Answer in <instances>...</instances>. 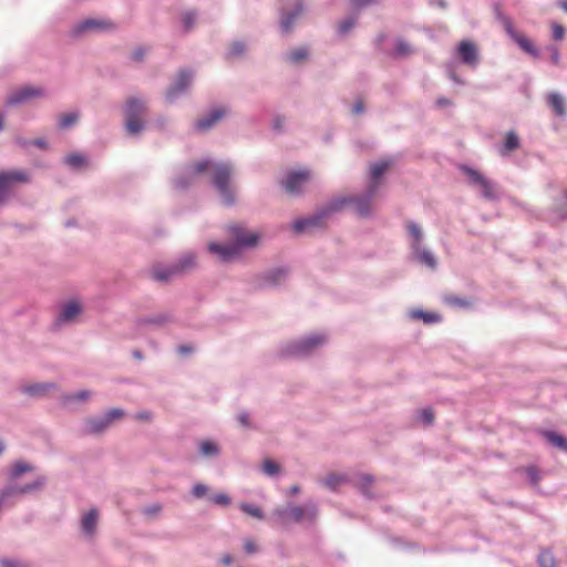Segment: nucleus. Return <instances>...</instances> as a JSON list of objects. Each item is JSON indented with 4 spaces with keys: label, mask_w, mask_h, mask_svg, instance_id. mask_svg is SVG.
<instances>
[{
    "label": "nucleus",
    "mask_w": 567,
    "mask_h": 567,
    "mask_svg": "<svg viewBox=\"0 0 567 567\" xmlns=\"http://www.w3.org/2000/svg\"><path fill=\"white\" fill-rule=\"evenodd\" d=\"M377 185H369L362 196H346L331 200L326 207L307 218L297 219L292 224L296 233H302L322 227L323 221L332 214L341 210L346 205H352L354 213L360 217H369L372 213V199L377 195Z\"/></svg>",
    "instance_id": "nucleus-1"
},
{
    "label": "nucleus",
    "mask_w": 567,
    "mask_h": 567,
    "mask_svg": "<svg viewBox=\"0 0 567 567\" xmlns=\"http://www.w3.org/2000/svg\"><path fill=\"white\" fill-rule=\"evenodd\" d=\"M212 169V183L218 190L223 203L227 206L235 204V193L230 186L231 166L227 163H213L209 159H204L190 166L188 172L175 179V187L178 189L187 188L194 181L195 176Z\"/></svg>",
    "instance_id": "nucleus-2"
},
{
    "label": "nucleus",
    "mask_w": 567,
    "mask_h": 567,
    "mask_svg": "<svg viewBox=\"0 0 567 567\" xmlns=\"http://www.w3.org/2000/svg\"><path fill=\"white\" fill-rule=\"evenodd\" d=\"M319 514L318 505L309 501L303 506L290 503L286 507H277L271 513L274 523L281 527L291 524L309 523L315 524Z\"/></svg>",
    "instance_id": "nucleus-3"
},
{
    "label": "nucleus",
    "mask_w": 567,
    "mask_h": 567,
    "mask_svg": "<svg viewBox=\"0 0 567 567\" xmlns=\"http://www.w3.org/2000/svg\"><path fill=\"white\" fill-rule=\"evenodd\" d=\"M147 104L141 97L130 96L124 105L125 130L131 135H137L145 128L144 117L147 114Z\"/></svg>",
    "instance_id": "nucleus-4"
},
{
    "label": "nucleus",
    "mask_w": 567,
    "mask_h": 567,
    "mask_svg": "<svg viewBox=\"0 0 567 567\" xmlns=\"http://www.w3.org/2000/svg\"><path fill=\"white\" fill-rule=\"evenodd\" d=\"M30 182V176L25 171H0V205L9 200L13 194L14 186L18 184H27Z\"/></svg>",
    "instance_id": "nucleus-5"
},
{
    "label": "nucleus",
    "mask_w": 567,
    "mask_h": 567,
    "mask_svg": "<svg viewBox=\"0 0 567 567\" xmlns=\"http://www.w3.org/2000/svg\"><path fill=\"white\" fill-rule=\"evenodd\" d=\"M124 414V410L115 408L109 410L102 416L90 417L84 423L83 433L86 435H100L104 433L114 421L121 420Z\"/></svg>",
    "instance_id": "nucleus-6"
},
{
    "label": "nucleus",
    "mask_w": 567,
    "mask_h": 567,
    "mask_svg": "<svg viewBox=\"0 0 567 567\" xmlns=\"http://www.w3.org/2000/svg\"><path fill=\"white\" fill-rule=\"evenodd\" d=\"M326 342L327 337L323 334L309 336L300 341L288 344L285 349V354L291 357H307L312 354L316 349Z\"/></svg>",
    "instance_id": "nucleus-7"
},
{
    "label": "nucleus",
    "mask_w": 567,
    "mask_h": 567,
    "mask_svg": "<svg viewBox=\"0 0 567 567\" xmlns=\"http://www.w3.org/2000/svg\"><path fill=\"white\" fill-rule=\"evenodd\" d=\"M461 169L467 177L468 184L476 187L484 198L488 200L497 198L495 184L487 179L481 172L468 166H463Z\"/></svg>",
    "instance_id": "nucleus-8"
},
{
    "label": "nucleus",
    "mask_w": 567,
    "mask_h": 567,
    "mask_svg": "<svg viewBox=\"0 0 567 567\" xmlns=\"http://www.w3.org/2000/svg\"><path fill=\"white\" fill-rule=\"evenodd\" d=\"M461 169L467 177L468 184L476 187L484 198L488 200L497 198L495 184L487 179L481 172L468 166H463Z\"/></svg>",
    "instance_id": "nucleus-9"
},
{
    "label": "nucleus",
    "mask_w": 567,
    "mask_h": 567,
    "mask_svg": "<svg viewBox=\"0 0 567 567\" xmlns=\"http://www.w3.org/2000/svg\"><path fill=\"white\" fill-rule=\"evenodd\" d=\"M497 19L502 23V25L505 29V31L507 32V34L519 45V48L524 52H526L535 58H537L539 55L538 50L536 49V47L534 45L532 40H529L523 33L516 31L513 25L512 20L507 16H505L501 11H497Z\"/></svg>",
    "instance_id": "nucleus-10"
},
{
    "label": "nucleus",
    "mask_w": 567,
    "mask_h": 567,
    "mask_svg": "<svg viewBox=\"0 0 567 567\" xmlns=\"http://www.w3.org/2000/svg\"><path fill=\"white\" fill-rule=\"evenodd\" d=\"M45 96V90L41 86H22L13 90L7 97V106L24 104L33 99Z\"/></svg>",
    "instance_id": "nucleus-11"
},
{
    "label": "nucleus",
    "mask_w": 567,
    "mask_h": 567,
    "mask_svg": "<svg viewBox=\"0 0 567 567\" xmlns=\"http://www.w3.org/2000/svg\"><path fill=\"white\" fill-rule=\"evenodd\" d=\"M194 79V73L190 70H181L174 83L166 91V100L174 103L181 94L187 91Z\"/></svg>",
    "instance_id": "nucleus-12"
},
{
    "label": "nucleus",
    "mask_w": 567,
    "mask_h": 567,
    "mask_svg": "<svg viewBox=\"0 0 567 567\" xmlns=\"http://www.w3.org/2000/svg\"><path fill=\"white\" fill-rule=\"evenodd\" d=\"M230 236L234 238V245L239 250L243 248H252L258 244L259 235L257 233H249L243 225L234 224L228 227Z\"/></svg>",
    "instance_id": "nucleus-13"
},
{
    "label": "nucleus",
    "mask_w": 567,
    "mask_h": 567,
    "mask_svg": "<svg viewBox=\"0 0 567 567\" xmlns=\"http://www.w3.org/2000/svg\"><path fill=\"white\" fill-rule=\"evenodd\" d=\"M310 181L309 171H293L288 173L286 179L282 182V186L287 193L291 195H298L302 192L303 187Z\"/></svg>",
    "instance_id": "nucleus-14"
},
{
    "label": "nucleus",
    "mask_w": 567,
    "mask_h": 567,
    "mask_svg": "<svg viewBox=\"0 0 567 567\" xmlns=\"http://www.w3.org/2000/svg\"><path fill=\"white\" fill-rule=\"evenodd\" d=\"M115 24L110 20L86 19L79 22L72 30V35L80 37L90 30H114Z\"/></svg>",
    "instance_id": "nucleus-15"
},
{
    "label": "nucleus",
    "mask_w": 567,
    "mask_h": 567,
    "mask_svg": "<svg viewBox=\"0 0 567 567\" xmlns=\"http://www.w3.org/2000/svg\"><path fill=\"white\" fill-rule=\"evenodd\" d=\"M457 56L464 64L475 66L478 62V49L472 41L463 40L458 44Z\"/></svg>",
    "instance_id": "nucleus-16"
},
{
    "label": "nucleus",
    "mask_w": 567,
    "mask_h": 567,
    "mask_svg": "<svg viewBox=\"0 0 567 567\" xmlns=\"http://www.w3.org/2000/svg\"><path fill=\"white\" fill-rule=\"evenodd\" d=\"M44 484L43 478H38L33 483L25 484L23 486H8L0 492V507L3 505L7 498L16 495H22L31 493Z\"/></svg>",
    "instance_id": "nucleus-17"
},
{
    "label": "nucleus",
    "mask_w": 567,
    "mask_h": 567,
    "mask_svg": "<svg viewBox=\"0 0 567 567\" xmlns=\"http://www.w3.org/2000/svg\"><path fill=\"white\" fill-rule=\"evenodd\" d=\"M409 235L411 237V246L413 249V258L417 260L421 264L425 262V250H422L420 248V243L422 239V230L420 226H417L415 223H409L406 225Z\"/></svg>",
    "instance_id": "nucleus-18"
},
{
    "label": "nucleus",
    "mask_w": 567,
    "mask_h": 567,
    "mask_svg": "<svg viewBox=\"0 0 567 567\" xmlns=\"http://www.w3.org/2000/svg\"><path fill=\"white\" fill-rule=\"evenodd\" d=\"M151 278L158 282H169L178 277L174 262L171 265L156 264L150 270Z\"/></svg>",
    "instance_id": "nucleus-19"
},
{
    "label": "nucleus",
    "mask_w": 567,
    "mask_h": 567,
    "mask_svg": "<svg viewBox=\"0 0 567 567\" xmlns=\"http://www.w3.org/2000/svg\"><path fill=\"white\" fill-rule=\"evenodd\" d=\"M288 276V270L286 268H276L262 274L258 280L259 287H272L278 286L286 280Z\"/></svg>",
    "instance_id": "nucleus-20"
},
{
    "label": "nucleus",
    "mask_w": 567,
    "mask_h": 567,
    "mask_svg": "<svg viewBox=\"0 0 567 567\" xmlns=\"http://www.w3.org/2000/svg\"><path fill=\"white\" fill-rule=\"evenodd\" d=\"M208 249L212 254L218 256L219 260L224 262L231 261L236 259L240 255V250L234 244L231 245H219V244H209Z\"/></svg>",
    "instance_id": "nucleus-21"
},
{
    "label": "nucleus",
    "mask_w": 567,
    "mask_h": 567,
    "mask_svg": "<svg viewBox=\"0 0 567 567\" xmlns=\"http://www.w3.org/2000/svg\"><path fill=\"white\" fill-rule=\"evenodd\" d=\"M81 312L82 305L79 301H69L61 307L56 321L60 324L74 322Z\"/></svg>",
    "instance_id": "nucleus-22"
},
{
    "label": "nucleus",
    "mask_w": 567,
    "mask_h": 567,
    "mask_svg": "<svg viewBox=\"0 0 567 567\" xmlns=\"http://www.w3.org/2000/svg\"><path fill=\"white\" fill-rule=\"evenodd\" d=\"M303 12V4L300 0H297L292 11L290 12H282L281 14V21H280V29L284 33H289L295 24V21L301 16Z\"/></svg>",
    "instance_id": "nucleus-23"
},
{
    "label": "nucleus",
    "mask_w": 567,
    "mask_h": 567,
    "mask_svg": "<svg viewBox=\"0 0 567 567\" xmlns=\"http://www.w3.org/2000/svg\"><path fill=\"white\" fill-rule=\"evenodd\" d=\"M225 115L224 109H215L207 115L198 118L195 122V128L198 132L209 131L223 116Z\"/></svg>",
    "instance_id": "nucleus-24"
},
{
    "label": "nucleus",
    "mask_w": 567,
    "mask_h": 567,
    "mask_svg": "<svg viewBox=\"0 0 567 567\" xmlns=\"http://www.w3.org/2000/svg\"><path fill=\"white\" fill-rule=\"evenodd\" d=\"M175 269L177 271L178 277L185 276L196 269L197 267V258L194 252H186L182 255L175 262Z\"/></svg>",
    "instance_id": "nucleus-25"
},
{
    "label": "nucleus",
    "mask_w": 567,
    "mask_h": 567,
    "mask_svg": "<svg viewBox=\"0 0 567 567\" xmlns=\"http://www.w3.org/2000/svg\"><path fill=\"white\" fill-rule=\"evenodd\" d=\"M99 512L96 508H91L81 519V529L85 536L92 538L95 534L97 525Z\"/></svg>",
    "instance_id": "nucleus-26"
},
{
    "label": "nucleus",
    "mask_w": 567,
    "mask_h": 567,
    "mask_svg": "<svg viewBox=\"0 0 567 567\" xmlns=\"http://www.w3.org/2000/svg\"><path fill=\"white\" fill-rule=\"evenodd\" d=\"M55 388H56L55 383H51V382L35 383V384L22 386L21 391L29 396L42 398L48 393V391L55 389Z\"/></svg>",
    "instance_id": "nucleus-27"
},
{
    "label": "nucleus",
    "mask_w": 567,
    "mask_h": 567,
    "mask_svg": "<svg viewBox=\"0 0 567 567\" xmlns=\"http://www.w3.org/2000/svg\"><path fill=\"white\" fill-rule=\"evenodd\" d=\"M391 166L390 161H380L371 165L370 167V184L369 185H377V190L380 186V177L388 171V168Z\"/></svg>",
    "instance_id": "nucleus-28"
},
{
    "label": "nucleus",
    "mask_w": 567,
    "mask_h": 567,
    "mask_svg": "<svg viewBox=\"0 0 567 567\" xmlns=\"http://www.w3.org/2000/svg\"><path fill=\"white\" fill-rule=\"evenodd\" d=\"M173 321V317L169 313H157L154 316L138 319V326H155L163 327Z\"/></svg>",
    "instance_id": "nucleus-29"
},
{
    "label": "nucleus",
    "mask_w": 567,
    "mask_h": 567,
    "mask_svg": "<svg viewBox=\"0 0 567 567\" xmlns=\"http://www.w3.org/2000/svg\"><path fill=\"white\" fill-rule=\"evenodd\" d=\"M520 141L517 134L513 131L508 132L505 136L504 144L501 148V155L507 156L511 152L519 148Z\"/></svg>",
    "instance_id": "nucleus-30"
},
{
    "label": "nucleus",
    "mask_w": 567,
    "mask_h": 567,
    "mask_svg": "<svg viewBox=\"0 0 567 567\" xmlns=\"http://www.w3.org/2000/svg\"><path fill=\"white\" fill-rule=\"evenodd\" d=\"M544 436L550 444L567 452V437L551 431L545 432Z\"/></svg>",
    "instance_id": "nucleus-31"
},
{
    "label": "nucleus",
    "mask_w": 567,
    "mask_h": 567,
    "mask_svg": "<svg viewBox=\"0 0 567 567\" xmlns=\"http://www.w3.org/2000/svg\"><path fill=\"white\" fill-rule=\"evenodd\" d=\"M548 103L557 115H565L566 107L564 99L557 93H550L548 96Z\"/></svg>",
    "instance_id": "nucleus-32"
},
{
    "label": "nucleus",
    "mask_w": 567,
    "mask_h": 567,
    "mask_svg": "<svg viewBox=\"0 0 567 567\" xmlns=\"http://www.w3.org/2000/svg\"><path fill=\"white\" fill-rule=\"evenodd\" d=\"M348 480H347V476L346 475H342V474H336V473H332V474H329L324 481H323V484L326 487H328L329 489L331 491H337L338 487L346 483Z\"/></svg>",
    "instance_id": "nucleus-33"
},
{
    "label": "nucleus",
    "mask_w": 567,
    "mask_h": 567,
    "mask_svg": "<svg viewBox=\"0 0 567 567\" xmlns=\"http://www.w3.org/2000/svg\"><path fill=\"white\" fill-rule=\"evenodd\" d=\"M411 53H413V48L408 42L401 39L396 40L393 52L394 56L405 58Z\"/></svg>",
    "instance_id": "nucleus-34"
},
{
    "label": "nucleus",
    "mask_w": 567,
    "mask_h": 567,
    "mask_svg": "<svg viewBox=\"0 0 567 567\" xmlns=\"http://www.w3.org/2000/svg\"><path fill=\"white\" fill-rule=\"evenodd\" d=\"M357 20H358V17L352 16V17H349V18L344 19L343 21H341L337 29L338 34L341 37L347 35L355 27Z\"/></svg>",
    "instance_id": "nucleus-35"
},
{
    "label": "nucleus",
    "mask_w": 567,
    "mask_h": 567,
    "mask_svg": "<svg viewBox=\"0 0 567 567\" xmlns=\"http://www.w3.org/2000/svg\"><path fill=\"white\" fill-rule=\"evenodd\" d=\"M65 163L74 168V169H79L83 166H85L86 164V158L85 156H83L82 154H79V153H72V154H69L66 157H65Z\"/></svg>",
    "instance_id": "nucleus-36"
},
{
    "label": "nucleus",
    "mask_w": 567,
    "mask_h": 567,
    "mask_svg": "<svg viewBox=\"0 0 567 567\" xmlns=\"http://www.w3.org/2000/svg\"><path fill=\"white\" fill-rule=\"evenodd\" d=\"M538 564L540 567H555L556 566V558L551 550L545 549L542 550L538 556Z\"/></svg>",
    "instance_id": "nucleus-37"
},
{
    "label": "nucleus",
    "mask_w": 567,
    "mask_h": 567,
    "mask_svg": "<svg viewBox=\"0 0 567 567\" xmlns=\"http://www.w3.org/2000/svg\"><path fill=\"white\" fill-rule=\"evenodd\" d=\"M200 454L204 456H216L219 453V447L212 441H203L199 444Z\"/></svg>",
    "instance_id": "nucleus-38"
},
{
    "label": "nucleus",
    "mask_w": 567,
    "mask_h": 567,
    "mask_svg": "<svg viewBox=\"0 0 567 567\" xmlns=\"http://www.w3.org/2000/svg\"><path fill=\"white\" fill-rule=\"evenodd\" d=\"M239 508L244 513H246L247 515H249L251 517H255L257 519H262L265 517L264 512L261 511V508L256 506V505H254V504L241 503L239 505Z\"/></svg>",
    "instance_id": "nucleus-39"
},
{
    "label": "nucleus",
    "mask_w": 567,
    "mask_h": 567,
    "mask_svg": "<svg viewBox=\"0 0 567 567\" xmlns=\"http://www.w3.org/2000/svg\"><path fill=\"white\" fill-rule=\"evenodd\" d=\"M444 302L453 308H467L471 306V301L465 298H460L455 296H445Z\"/></svg>",
    "instance_id": "nucleus-40"
},
{
    "label": "nucleus",
    "mask_w": 567,
    "mask_h": 567,
    "mask_svg": "<svg viewBox=\"0 0 567 567\" xmlns=\"http://www.w3.org/2000/svg\"><path fill=\"white\" fill-rule=\"evenodd\" d=\"M373 482H374V478L372 475L362 474L359 476V488L368 497H371V494L369 493V488L371 487Z\"/></svg>",
    "instance_id": "nucleus-41"
},
{
    "label": "nucleus",
    "mask_w": 567,
    "mask_h": 567,
    "mask_svg": "<svg viewBox=\"0 0 567 567\" xmlns=\"http://www.w3.org/2000/svg\"><path fill=\"white\" fill-rule=\"evenodd\" d=\"M79 120V114L76 112L65 113L61 115L59 121L60 128L71 127Z\"/></svg>",
    "instance_id": "nucleus-42"
},
{
    "label": "nucleus",
    "mask_w": 567,
    "mask_h": 567,
    "mask_svg": "<svg viewBox=\"0 0 567 567\" xmlns=\"http://www.w3.org/2000/svg\"><path fill=\"white\" fill-rule=\"evenodd\" d=\"M197 14L195 11H187L182 14V23L185 32H189L195 25Z\"/></svg>",
    "instance_id": "nucleus-43"
},
{
    "label": "nucleus",
    "mask_w": 567,
    "mask_h": 567,
    "mask_svg": "<svg viewBox=\"0 0 567 567\" xmlns=\"http://www.w3.org/2000/svg\"><path fill=\"white\" fill-rule=\"evenodd\" d=\"M32 471V467L31 465L24 463V462H17L11 472H10V478L11 480H16L18 478L20 475L27 473V472H30Z\"/></svg>",
    "instance_id": "nucleus-44"
},
{
    "label": "nucleus",
    "mask_w": 567,
    "mask_h": 567,
    "mask_svg": "<svg viewBox=\"0 0 567 567\" xmlns=\"http://www.w3.org/2000/svg\"><path fill=\"white\" fill-rule=\"evenodd\" d=\"M307 56H308V50L306 48H298V49L292 50L289 53L288 59H289V61H291L293 63H298V62L307 59Z\"/></svg>",
    "instance_id": "nucleus-45"
},
{
    "label": "nucleus",
    "mask_w": 567,
    "mask_h": 567,
    "mask_svg": "<svg viewBox=\"0 0 567 567\" xmlns=\"http://www.w3.org/2000/svg\"><path fill=\"white\" fill-rule=\"evenodd\" d=\"M245 51H246L245 43L240 42V41H236L231 44L228 55L231 58H237V56L243 55L245 53Z\"/></svg>",
    "instance_id": "nucleus-46"
},
{
    "label": "nucleus",
    "mask_w": 567,
    "mask_h": 567,
    "mask_svg": "<svg viewBox=\"0 0 567 567\" xmlns=\"http://www.w3.org/2000/svg\"><path fill=\"white\" fill-rule=\"evenodd\" d=\"M0 567H31L28 563L12 559V558H1Z\"/></svg>",
    "instance_id": "nucleus-47"
},
{
    "label": "nucleus",
    "mask_w": 567,
    "mask_h": 567,
    "mask_svg": "<svg viewBox=\"0 0 567 567\" xmlns=\"http://www.w3.org/2000/svg\"><path fill=\"white\" fill-rule=\"evenodd\" d=\"M565 34L566 30L561 24L557 22L551 23V35L554 40L561 41L565 38Z\"/></svg>",
    "instance_id": "nucleus-48"
},
{
    "label": "nucleus",
    "mask_w": 567,
    "mask_h": 567,
    "mask_svg": "<svg viewBox=\"0 0 567 567\" xmlns=\"http://www.w3.org/2000/svg\"><path fill=\"white\" fill-rule=\"evenodd\" d=\"M262 470L267 475L274 476L279 473V466L271 460H266L262 464Z\"/></svg>",
    "instance_id": "nucleus-49"
},
{
    "label": "nucleus",
    "mask_w": 567,
    "mask_h": 567,
    "mask_svg": "<svg viewBox=\"0 0 567 567\" xmlns=\"http://www.w3.org/2000/svg\"><path fill=\"white\" fill-rule=\"evenodd\" d=\"M91 395H92V393L89 390H81V391L76 392L75 394L66 396L65 401L66 402L72 401V400L87 401L91 398Z\"/></svg>",
    "instance_id": "nucleus-50"
},
{
    "label": "nucleus",
    "mask_w": 567,
    "mask_h": 567,
    "mask_svg": "<svg viewBox=\"0 0 567 567\" xmlns=\"http://www.w3.org/2000/svg\"><path fill=\"white\" fill-rule=\"evenodd\" d=\"M212 502L216 505L227 506L230 504V497L225 493H219L212 496Z\"/></svg>",
    "instance_id": "nucleus-51"
},
{
    "label": "nucleus",
    "mask_w": 567,
    "mask_h": 567,
    "mask_svg": "<svg viewBox=\"0 0 567 567\" xmlns=\"http://www.w3.org/2000/svg\"><path fill=\"white\" fill-rule=\"evenodd\" d=\"M208 487L202 483H197L193 486L192 494L196 498H200L206 495Z\"/></svg>",
    "instance_id": "nucleus-52"
},
{
    "label": "nucleus",
    "mask_w": 567,
    "mask_h": 567,
    "mask_svg": "<svg viewBox=\"0 0 567 567\" xmlns=\"http://www.w3.org/2000/svg\"><path fill=\"white\" fill-rule=\"evenodd\" d=\"M379 0H351L353 8L360 10L369 4L377 3Z\"/></svg>",
    "instance_id": "nucleus-53"
},
{
    "label": "nucleus",
    "mask_w": 567,
    "mask_h": 567,
    "mask_svg": "<svg viewBox=\"0 0 567 567\" xmlns=\"http://www.w3.org/2000/svg\"><path fill=\"white\" fill-rule=\"evenodd\" d=\"M244 549L247 554H254L258 551V546L252 539H246L244 543Z\"/></svg>",
    "instance_id": "nucleus-54"
},
{
    "label": "nucleus",
    "mask_w": 567,
    "mask_h": 567,
    "mask_svg": "<svg viewBox=\"0 0 567 567\" xmlns=\"http://www.w3.org/2000/svg\"><path fill=\"white\" fill-rule=\"evenodd\" d=\"M144 56H145V49L144 48H136L133 52H132V59L136 62H142L144 60Z\"/></svg>",
    "instance_id": "nucleus-55"
},
{
    "label": "nucleus",
    "mask_w": 567,
    "mask_h": 567,
    "mask_svg": "<svg viewBox=\"0 0 567 567\" xmlns=\"http://www.w3.org/2000/svg\"><path fill=\"white\" fill-rule=\"evenodd\" d=\"M161 511H162V506L159 504H154L152 506L144 508L143 512L145 515L154 516V515L158 514Z\"/></svg>",
    "instance_id": "nucleus-56"
},
{
    "label": "nucleus",
    "mask_w": 567,
    "mask_h": 567,
    "mask_svg": "<svg viewBox=\"0 0 567 567\" xmlns=\"http://www.w3.org/2000/svg\"><path fill=\"white\" fill-rule=\"evenodd\" d=\"M452 104H453V102L447 97H439L435 101V105L439 109H445V107L451 106Z\"/></svg>",
    "instance_id": "nucleus-57"
},
{
    "label": "nucleus",
    "mask_w": 567,
    "mask_h": 567,
    "mask_svg": "<svg viewBox=\"0 0 567 567\" xmlns=\"http://www.w3.org/2000/svg\"><path fill=\"white\" fill-rule=\"evenodd\" d=\"M238 422L240 423L241 426L249 427L250 426L249 414L247 412L239 413Z\"/></svg>",
    "instance_id": "nucleus-58"
},
{
    "label": "nucleus",
    "mask_w": 567,
    "mask_h": 567,
    "mask_svg": "<svg viewBox=\"0 0 567 567\" xmlns=\"http://www.w3.org/2000/svg\"><path fill=\"white\" fill-rule=\"evenodd\" d=\"M410 317L412 319H419V320H422L425 322V310H423V309L412 310L410 312Z\"/></svg>",
    "instance_id": "nucleus-59"
},
{
    "label": "nucleus",
    "mask_w": 567,
    "mask_h": 567,
    "mask_svg": "<svg viewBox=\"0 0 567 567\" xmlns=\"http://www.w3.org/2000/svg\"><path fill=\"white\" fill-rule=\"evenodd\" d=\"M177 351L182 355H187L194 351V348L189 344H182L177 348Z\"/></svg>",
    "instance_id": "nucleus-60"
},
{
    "label": "nucleus",
    "mask_w": 567,
    "mask_h": 567,
    "mask_svg": "<svg viewBox=\"0 0 567 567\" xmlns=\"http://www.w3.org/2000/svg\"><path fill=\"white\" fill-rule=\"evenodd\" d=\"M363 111H364L363 102L361 100H358L353 105L352 113L361 114V113H363Z\"/></svg>",
    "instance_id": "nucleus-61"
},
{
    "label": "nucleus",
    "mask_w": 567,
    "mask_h": 567,
    "mask_svg": "<svg viewBox=\"0 0 567 567\" xmlns=\"http://www.w3.org/2000/svg\"><path fill=\"white\" fill-rule=\"evenodd\" d=\"M135 417L141 421H150L152 419V414L147 411H142L138 412Z\"/></svg>",
    "instance_id": "nucleus-62"
},
{
    "label": "nucleus",
    "mask_w": 567,
    "mask_h": 567,
    "mask_svg": "<svg viewBox=\"0 0 567 567\" xmlns=\"http://www.w3.org/2000/svg\"><path fill=\"white\" fill-rule=\"evenodd\" d=\"M427 323L439 322L441 317L435 312H427L426 315Z\"/></svg>",
    "instance_id": "nucleus-63"
},
{
    "label": "nucleus",
    "mask_w": 567,
    "mask_h": 567,
    "mask_svg": "<svg viewBox=\"0 0 567 567\" xmlns=\"http://www.w3.org/2000/svg\"><path fill=\"white\" fill-rule=\"evenodd\" d=\"M32 144L43 150L48 148V143L44 138H37L32 142Z\"/></svg>",
    "instance_id": "nucleus-64"
}]
</instances>
